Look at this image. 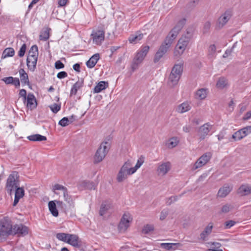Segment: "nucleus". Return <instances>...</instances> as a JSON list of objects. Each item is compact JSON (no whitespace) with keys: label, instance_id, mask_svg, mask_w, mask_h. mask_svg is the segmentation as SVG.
<instances>
[{"label":"nucleus","instance_id":"1","mask_svg":"<svg viewBox=\"0 0 251 251\" xmlns=\"http://www.w3.org/2000/svg\"><path fill=\"white\" fill-rule=\"evenodd\" d=\"M186 20L183 18L180 20L176 24V26L172 29L166 37L164 41L160 46L158 50L155 53L153 62L156 63L167 53L174 40L176 38L179 32L181 31L186 23Z\"/></svg>","mask_w":251,"mask_h":251},{"label":"nucleus","instance_id":"2","mask_svg":"<svg viewBox=\"0 0 251 251\" xmlns=\"http://www.w3.org/2000/svg\"><path fill=\"white\" fill-rule=\"evenodd\" d=\"M20 186V180L18 172L13 171L7 179L5 185V190L7 193L11 196L14 189Z\"/></svg>","mask_w":251,"mask_h":251},{"label":"nucleus","instance_id":"3","mask_svg":"<svg viewBox=\"0 0 251 251\" xmlns=\"http://www.w3.org/2000/svg\"><path fill=\"white\" fill-rule=\"evenodd\" d=\"M150 47L149 46H145L142 47L141 49L137 52L135 56L133 59L131 65V69L132 71H134L144 59L147 53L149 52Z\"/></svg>","mask_w":251,"mask_h":251},{"label":"nucleus","instance_id":"4","mask_svg":"<svg viewBox=\"0 0 251 251\" xmlns=\"http://www.w3.org/2000/svg\"><path fill=\"white\" fill-rule=\"evenodd\" d=\"M107 144H108V142L107 141L101 143L94 156V164H98L104 158L109 151V148L106 146Z\"/></svg>","mask_w":251,"mask_h":251},{"label":"nucleus","instance_id":"5","mask_svg":"<svg viewBox=\"0 0 251 251\" xmlns=\"http://www.w3.org/2000/svg\"><path fill=\"white\" fill-rule=\"evenodd\" d=\"M13 226L7 222H3L0 226V237H7L13 234Z\"/></svg>","mask_w":251,"mask_h":251},{"label":"nucleus","instance_id":"6","mask_svg":"<svg viewBox=\"0 0 251 251\" xmlns=\"http://www.w3.org/2000/svg\"><path fill=\"white\" fill-rule=\"evenodd\" d=\"M91 36L94 42L97 45H100L104 40V31L102 28H99L97 31H93Z\"/></svg>","mask_w":251,"mask_h":251},{"label":"nucleus","instance_id":"7","mask_svg":"<svg viewBox=\"0 0 251 251\" xmlns=\"http://www.w3.org/2000/svg\"><path fill=\"white\" fill-rule=\"evenodd\" d=\"M28 233V228L23 225H15L13 226V234H18L19 236H24L27 235Z\"/></svg>","mask_w":251,"mask_h":251},{"label":"nucleus","instance_id":"8","mask_svg":"<svg viewBox=\"0 0 251 251\" xmlns=\"http://www.w3.org/2000/svg\"><path fill=\"white\" fill-rule=\"evenodd\" d=\"M212 126L209 123H207L200 127L198 130V135L201 140H203L208 134L210 131Z\"/></svg>","mask_w":251,"mask_h":251},{"label":"nucleus","instance_id":"9","mask_svg":"<svg viewBox=\"0 0 251 251\" xmlns=\"http://www.w3.org/2000/svg\"><path fill=\"white\" fill-rule=\"evenodd\" d=\"M128 163H124L121 168L117 176V180L118 182H121L127 177L128 173Z\"/></svg>","mask_w":251,"mask_h":251},{"label":"nucleus","instance_id":"10","mask_svg":"<svg viewBox=\"0 0 251 251\" xmlns=\"http://www.w3.org/2000/svg\"><path fill=\"white\" fill-rule=\"evenodd\" d=\"M67 243L75 248H80L82 246L81 241L78 236L75 234H70Z\"/></svg>","mask_w":251,"mask_h":251},{"label":"nucleus","instance_id":"11","mask_svg":"<svg viewBox=\"0 0 251 251\" xmlns=\"http://www.w3.org/2000/svg\"><path fill=\"white\" fill-rule=\"evenodd\" d=\"M231 16L228 11H226L220 16L217 21L216 26L219 29L222 28L228 22Z\"/></svg>","mask_w":251,"mask_h":251},{"label":"nucleus","instance_id":"12","mask_svg":"<svg viewBox=\"0 0 251 251\" xmlns=\"http://www.w3.org/2000/svg\"><path fill=\"white\" fill-rule=\"evenodd\" d=\"M132 220V218L130 217L129 213H124L121 219L118 228L121 229L124 226L125 228L126 229L129 226V223L131 222Z\"/></svg>","mask_w":251,"mask_h":251},{"label":"nucleus","instance_id":"13","mask_svg":"<svg viewBox=\"0 0 251 251\" xmlns=\"http://www.w3.org/2000/svg\"><path fill=\"white\" fill-rule=\"evenodd\" d=\"M26 106L32 110L37 107V103L35 96L33 94L29 93L26 98Z\"/></svg>","mask_w":251,"mask_h":251},{"label":"nucleus","instance_id":"14","mask_svg":"<svg viewBox=\"0 0 251 251\" xmlns=\"http://www.w3.org/2000/svg\"><path fill=\"white\" fill-rule=\"evenodd\" d=\"M25 195V190L24 187H17L15 189V198L13 206H15L19 201L20 199L22 198Z\"/></svg>","mask_w":251,"mask_h":251},{"label":"nucleus","instance_id":"15","mask_svg":"<svg viewBox=\"0 0 251 251\" xmlns=\"http://www.w3.org/2000/svg\"><path fill=\"white\" fill-rule=\"evenodd\" d=\"M232 187L225 184L221 188L218 192V196L221 198L226 197L232 190Z\"/></svg>","mask_w":251,"mask_h":251},{"label":"nucleus","instance_id":"16","mask_svg":"<svg viewBox=\"0 0 251 251\" xmlns=\"http://www.w3.org/2000/svg\"><path fill=\"white\" fill-rule=\"evenodd\" d=\"M143 38V34L140 31H137L135 34H131L128 37V41L131 44H136Z\"/></svg>","mask_w":251,"mask_h":251},{"label":"nucleus","instance_id":"17","mask_svg":"<svg viewBox=\"0 0 251 251\" xmlns=\"http://www.w3.org/2000/svg\"><path fill=\"white\" fill-rule=\"evenodd\" d=\"M251 193V188L248 185H242L237 190V194L241 196H244Z\"/></svg>","mask_w":251,"mask_h":251},{"label":"nucleus","instance_id":"18","mask_svg":"<svg viewBox=\"0 0 251 251\" xmlns=\"http://www.w3.org/2000/svg\"><path fill=\"white\" fill-rule=\"evenodd\" d=\"M100 59L99 53H96L92 55L90 58L86 62V66L89 68L94 67L98 60Z\"/></svg>","mask_w":251,"mask_h":251},{"label":"nucleus","instance_id":"19","mask_svg":"<svg viewBox=\"0 0 251 251\" xmlns=\"http://www.w3.org/2000/svg\"><path fill=\"white\" fill-rule=\"evenodd\" d=\"M161 247L167 250H175L182 247V244L179 243H161Z\"/></svg>","mask_w":251,"mask_h":251},{"label":"nucleus","instance_id":"20","mask_svg":"<svg viewBox=\"0 0 251 251\" xmlns=\"http://www.w3.org/2000/svg\"><path fill=\"white\" fill-rule=\"evenodd\" d=\"M38 57L35 58H29L26 59V64L28 68L32 72H34L36 69Z\"/></svg>","mask_w":251,"mask_h":251},{"label":"nucleus","instance_id":"21","mask_svg":"<svg viewBox=\"0 0 251 251\" xmlns=\"http://www.w3.org/2000/svg\"><path fill=\"white\" fill-rule=\"evenodd\" d=\"M20 78L22 84L23 86L25 84H29V78L27 74L25 72L24 69H20L19 71Z\"/></svg>","mask_w":251,"mask_h":251},{"label":"nucleus","instance_id":"22","mask_svg":"<svg viewBox=\"0 0 251 251\" xmlns=\"http://www.w3.org/2000/svg\"><path fill=\"white\" fill-rule=\"evenodd\" d=\"M108 87V83L107 81H101L99 82L94 88V93H98L105 89Z\"/></svg>","mask_w":251,"mask_h":251},{"label":"nucleus","instance_id":"23","mask_svg":"<svg viewBox=\"0 0 251 251\" xmlns=\"http://www.w3.org/2000/svg\"><path fill=\"white\" fill-rule=\"evenodd\" d=\"M84 83V79L81 78L80 80H78L76 83H75L71 90V95H76L78 89L81 88Z\"/></svg>","mask_w":251,"mask_h":251},{"label":"nucleus","instance_id":"24","mask_svg":"<svg viewBox=\"0 0 251 251\" xmlns=\"http://www.w3.org/2000/svg\"><path fill=\"white\" fill-rule=\"evenodd\" d=\"M48 206L51 214L54 217H57L58 216V211L56 207V201H49Z\"/></svg>","mask_w":251,"mask_h":251},{"label":"nucleus","instance_id":"25","mask_svg":"<svg viewBox=\"0 0 251 251\" xmlns=\"http://www.w3.org/2000/svg\"><path fill=\"white\" fill-rule=\"evenodd\" d=\"M27 138L31 141L34 142H41L47 140V137L45 136L41 135L39 134H36L28 136Z\"/></svg>","mask_w":251,"mask_h":251},{"label":"nucleus","instance_id":"26","mask_svg":"<svg viewBox=\"0 0 251 251\" xmlns=\"http://www.w3.org/2000/svg\"><path fill=\"white\" fill-rule=\"evenodd\" d=\"M170 169V163L169 162L164 163L159 166L158 171L162 175L166 174Z\"/></svg>","mask_w":251,"mask_h":251},{"label":"nucleus","instance_id":"27","mask_svg":"<svg viewBox=\"0 0 251 251\" xmlns=\"http://www.w3.org/2000/svg\"><path fill=\"white\" fill-rule=\"evenodd\" d=\"M183 68V63H179L178 64H175L172 69V73L178 74L181 76L182 73Z\"/></svg>","mask_w":251,"mask_h":251},{"label":"nucleus","instance_id":"28","mask_svg":"<svg viewBox=\"0 0 251 251\" xmlns=\"http://www.w3.org/2000/svg\"><path fill=\"white\" fill-rule=\"evenodd\" d=\"M51 29L49 27L44 28L41 32L40 39L43 41H47L50 37V31Z\"/></svg>","mask_w":251,"mask_h":251},{"label":"nucleus","instance_id":"29","mask_svg":"<svg viewBox=\"0 0 251 251\" xmlns=\"http://www.w3.org/2000/svg\"><path fill=\"white\" fill-rule=\"evenodd\" d=\"M180 76L178 74L171 72L169 76V82L172 83V86H174L177 83Z\"/></svg>","mask_w":251,"mask_h":251},{"label":"nucleus","instance_id":"30","mask_svg":"<svg viewBox=\"0 0 251 251\" xmlns=\"http://www.w3.org/2000/svg\"><path fill=\"white\" fill-rule=\"evenodd\" d=\"M190 107H191L188 102H183L178 106L177 111L179 113H183L189 110Z\"/></svg>","mask_w":251,"mask_h":251},{"label":"nucleus","instance_id":"31","mask_svg":"<svg viewBox=\"0 0 251 251\" xmlns=\"http://www.w3.org/2000/svg\"><path fill=\"white\" fill-rule=\"evenodd\" d=\"M81 186L85 189L92 190L95 189V184L93 181L89 180L83 181L81 183Z\"/></svg>","mask_w":251,"mask_h":251},{"label":"nucleus","instance_id":"32","mask_svg":"<svg viewBox=\"0 0 251 251\" xmlns=\"http://www.w3.org/2000/svg\"><path fill=\"white\" fill-rule=\"evenodd\" d=\"M15 54L14 50L12 48L5 49L2 54V58H5L7 57H12Z\"/></svg>","mask_w":251,"mask_h":251},{"label":"nucleus","instance_id":"33","mask_svg":"<svg viewBox=\"0 0 251 251\" xmlns=\"http://www.w3.org/2000/svg\"><path fill=\"white\" fill-rule=\"evenodd\" d=\"M111 205L109 203L102 202L100 205L99 214L100 216H103L110 208Z\"/></svg>","mask_w":251,"mask_h":251},{"label":"nucleus","instance_id":"34","mask_svg":"<svg viewBox=\"0 0 251 251\" xmlns=\"http://www.w3.org/2000/svg\"><path fill=\"white\" fill-rule=\"evenodd\" d=\"M206 89L201 88L198 90L196 93V97L200 100H204L207 96Z\"/></svg>","mask_w":251,"mask_h":251},{"label":"nucleus","instance_id":"35","mask_svg":"<svg viewBox=\"0 0 251 251\" xmlns=\"http://www.w3.org/2000/svg\"><path fill=\"white\" fill-rule=\"evenodd\" d=\"M227 84L226 79L224 77H220L216 83V86L220 89H223Z\"/></svg>","mask_w":251,"mask_h":251},{"label":"nucleus","instance_id":"36","mask_svg":"<svg viewBox=\"0 0 251 251\" xmlns=\"http://www.w3.org/2000/svg\"><path fill=\"white\" fill-rule=\"evenodd\" d=\"M69 235L70 234L69 233H58L56 234V237L59 240L67 243V241Z\"/></svg>","mask_w":251,"mask_h":251},{"label":"nucleus","instance_id":"37","mask_svg":"<svg viewBox=\"0 0 251 251\" xmlns=\"http://www.w3.org/2000/svg\"><path fill=\"white\" fill-rule=\"evenodd\" d=\"M187 45L183 44L180 43V44L178 45V43H177L176 48H178L180 50H175V53L176 55H177V54L180 55H181L184 51L185 50L186 47Z\"/></svg>","mask_w":251,"mask_h":251},{"label":"nucleus","instance_id":"38","mask_svg":"<svg viewBox=\"0 0 251 251\" xmlns=\"http://www.w3.org/2000/svg\"><path fill=\"white\" fill-rule=\"evenodd\" d=\"M73 122V121H70L68 117H63L59 121L58 124L62 127H65Z\"/></svg>","mask_w":251,"mask_h":251},{"label":"nucleus","instance_id":"39","mask_svg":"<svg viewBox=\"0 0 251 251\" xmlns=\"http://www.w3.org/2000/svg\"><path fill=\"white\" fill-rule=\"evenodd\" d=\"M243 138L251 133V126H247L239 130Z\"/></svg>","mask_w":251,"mask_h":251},{"label":"nucleus","instance_id":"40","mask_svg":"<svg viewBox=\"0 0 251 251\" xmlns=\"http://www.w3.org/2000/svg\"><path fill=\"white\" fill-rule=\"evenodd\" d=\"M211 154L210 152H206L200 157V159L205 164L210 159Z\"/></svg>","mask_w":251,"mask_h":251},{"label":"nucleus","instance_id":"41","mask_svg":"<svg viewBox=\"0 0 251 251\" xmlns=\"http://www.w3.org/2000/svg\"><path fill=\"white\" fill-rule=\"evenodd\" d=\"M154 230V227L152 225L147 224L144 226L142 229V232L144 234H148L150 232Z\"/></svg>","mask_w":251,"mask_h":251},{"label":"nucleus","instance_id":"42","mask_svg":"<svg viewBox=\"0 0 251 251\" xmlns=\"http://www.w3.org/2000/svg\"><path fill=\"white\" fill-rule=\"evenodd\" d=\"M64 200L67 201L70 205L73 203L72 197L68 194V190L63 192Z\"/></svg>","mask_w":251,"mask_h":251},{"label":"nucleus","instance_id":"43","mask_svg":"<svg viewBox=\"0 0 251 251\" xmlns=\"http://www.w3.org/2000/svg\"><path fill=\"white\" fill-rule=\"evenodd\" d=\"M49 107L53 113H57L60 110L61 105L60 104L53 103L49 106Z\"/></svg>","mask_w":251,"mask_h":251},{"label":"nucleus","instance_id":"44","mask_svg":"<svg viewBox=\"0 0 251 251\" xmlns=\"http://www.w3.org/2000/svg\"><path fill=\"white\" fill-rule=\"evenodd\" d=\"M125 163H128V165H127V166H128L127 168H128V175H131L133 174H134L138 169H136V167L134 166V167H131V163L129 161H127Z\"/></svg>","mask_w":251,"mask_h":251},{"label":"nucleus","instance_id":"45","mask_svg":"<svg viewBox=\"0 0 251 251\" xmlns=\"http://www.w3.org/2000/svg\"><path fill=\"white\" fill-rule=\"evenodd\" d=\"M211 27V23L209 21L206 22L203 25V30H202V33L203 34H205L207 33L210 28Z\"/></svg>","mask_w":251,"mask_h":251},{"label":"nucleus","instance_id":"46","mask_svg":"<svg viewBox=\"0 0 251 251\" xmlns=\"http://www.w3.org/2000/svg\"><path fill=\"white\" fill-rule=\"evenodd\" d=\"M26 50V45L25 44H23L19 51H18V56L22 57L24 56Z\"/></svg>","mask_w":251,"mask_h":251},{"label":"nucleus","instance_id":"47","mask_svg":"<svg viewBox=\"0 0 251 251\" xmlns=\"http://www.w3.org/2000/svg\"><path fill=\"white\" fill-rule=\"evenodd\" d=\"M15 77L12 76H8L3 77L1 79V80L4 82L6 84H12L13 80H14Z\"/></svg>","mask_w":251,"mask_h":251},{"label":"nucleus","instance_id":"48","mask_svg":"<svg viewBox=\"0 0 251 251\" xmlns=\"http://www.w3.org/2000/svg\"><path fill=\"white\" fill-rule=\"evenodd\" d=\"M205 165V164L202 162L201 160L199 158L196 163L194 164L193 167L192 168L193 170H195L202 166Z\"/></svg>","mask_w":251,"mask_h":251},{"label":"nucleus","instance_id":"49","mask_svg":"<svg viewBox=\"0 0 251 251\" xmlns=\"http://www.w3.org/2000/svg\"><path fill=\"white\" fill-rule=\"evenodd\" d=\"M191 38L187 37L185 36H182V37L178 40V45L180 44V43L184 44L186 45H188L190 39Z\"/></svg>","mask_w":251,"mask_h":251},{"label":"nucleus","instance_id":"50","mask_svg":"<svg viewBox=\"0 0 251 251\" xmlns=\"http://www.w3.org/2000/svg\"><path fill=\"white\" fill-rule=\"evenodd\" d=\"M28 54H37L38 56V50L37 45H33L30 49Z\"/></svg>","mask_w":251,"mask_h":251},{"label":"nucleus","instance_id":"51","mask_svg":"<svg viewBox=\"0 0 251 251\" xmlns=\"http://www.w3.org/2000/svg\"><path fill=\"white\" fill-rule=\"evenodd\" d=\"M232 138L235 140H240L243 138V136L241 133L240 130L235 132L232 136Z\"/></svg>","mask_w":251,"mask_h":251},{"label":"nucleus","instance_id":"52","mask_svg":"<svg viewBox=\"0 0 251 251\" xmlns=\"http://www.w3.org/2000/svg\"><path fill=\"white\" fill-rule=\"evenodd\" d=\"M168 214H169L168 209H163L160 213V220L161 221L164 220L166 218V217L168 216Z\"/></svg>","mask_w":251,"mask_h":251},{"label":"nucleus","instance_id":"53","mask_svg":"<svg viewBox=\"0 0 251 251\" xmlns=\"http://www.w3.org/2000/svg\"><path fill=\"white\" fill-rule=\"evenodd\" d=\"M63 190V192H65L66 190H67V188L63 185H61L59 184H55L53 187V190L54 191V190Z\"/></svg>","mask_w":251,"mask_h":251},{"label":"nucleus","instance_id":"54","mask_svg":"<svg viewBox=\"0 0 251 251\" xmlns=\"http://www.w3.org/2000/svg\"><path fill=\"white\" fill-rule=\"evenodd\" d=\"M236 223V222L233 220H229L227 221H226L225 223V228L226 229H228L230 228L231 227L233 226Z\"/></svg>","mask_w":251,"mask_h":251},{"label":"nucleus","instance_id":"55","mask_svg":"<svg viewBox=\"0 0 251 251\" xmlns=\"http://www.w3.org/2000/svg\"><path fill=\"white\" fill-rule=\"evenodd\" d=\"M231 208V206L230 205L228 204H226L222 206L221 208V212L224 213H226L228 212L230 209Z\"/></svg>","mask_w":251,"mask_h":251},{"label":"nucleus","instance_id":"56","mask_svg":"<svg viewBox=\"0 0 251 251\" xmlns=\"http://www.w3.org/2000/svg\"><path fill=\"white\" fill-rule=\"evenodd\" d=\"M20 97L24 98V103L25 104L26 102V91L25 89H22L20 90L19 94Z\"/></svg>","mask_w":251,"mask_h":251},{"label":"nucleus","instance_id":"57","mask_svg":"<svg viewBox=\"0 0 251 251\" xmlns=\"http://www.w3.org/2000/svg\"><path fill=\"white\" fill-rule=\"evenodd\" d=\"M213 228V226L211 224H209L207 226H206V227L204 228L203 232L204 233H206L207 235H209L211 233L212 231V229Z\"/></svg>","mask_w":251,"mask_h":251},{"label":"nucleus","instance_id":"58","mask_svg":"<svg viewBox=\"0 0 251 251\" xmlns=\"http://www.w3.org/2000/svg\"><path fill=\"white\" fill-rule=\"evenodd\" d=\"M177 196H172L168 199V200L166 202L167 205H171L173 202L176 201L177 200Z\"/></svg>","mask_w":251,"mask_h":251},{"label":"nucleus","instance_id":"59","mask_svg":"<svg viewBox=\"0 0 251 251\" xmlns=\"http://www.w3.org/2000/svg\"><path fill=\"white\" fill-rule=\"evenodd\" d=\"M54 66L55 69H60L64 68V64L60 61H57L54 64Z\"/></svg>","mask_w":251,"mask_h":251},{"label":"nucleus","instance_id":"60","mask_svg":"<svg viewBox=\"0 0 251 251\" xmlns=\"http://www.w3.org/2000/svg\"><path fill=\"white\" fill-rule=\"evenodd\" d=\"M198 1L199 0H192V1H190L187 4L188 8L191 9L193 8L196 6L197 4H198Z\"/></svg>","mask_w":251,"mask_h":251},{"label":"nucleus","instance_id":"61","mask_svg":"<svg viewBox=\"0 0 251 251\" xmlns=\"http://www.w3.org/2000/svg\"><path fill=\"white\" fill-rule=\"evenodd\" d=\"M68 75L67 73L65 71H62L59 73H58L57 75V77L59 79H62L66 77H67Z\"/></svg>","mask_w":251,"mask_h":251},{"label":"nucleus","instance_id":"62","mask_svg":"<svg viewBox=\"0 0 251 251\" xmlns=\"http://www.w3.org/2000/svg\"><path fill=\"white\" fill-rule=\"evenodd\" d=\"M236 44V43H235L233 45L232 48L231 49L226 50V51H225V52L224 53V54L223 55V58H226L228 55H230V54H231V53L232 52V49L235 47Z\"/></svg>","mask_w":251,"mask_h":251},{"label":"nucleus","instance_id":"63","mask_svg":"<svg viewBox=\"0 0 251 251\" xmlns=\"http://www.w3.org/2000/svg\"><path fill=\"white\" fill-rule=\"evenodd\" d=\"M177 145V143L176 141V139L175 138H172L169 143V147L172 148L175 147Z\"/></svg>","mask_w":251,"mask_h":251},{"label":"nucleus","instance_id":"64","mask_svg":"<svg viewBox=\"0 0 251 251\" xmlns=\"http://www.w3.org/2000/svg\"><path fill=\"white\" fill-rule=\"evenodd\" d=\"M12 85H14L16 88H18L20 86V81L18 77H15Z\"/></svg>","mask_w":251,"mask_h":251}]
</instances>
